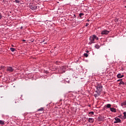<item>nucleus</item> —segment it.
Here are the masks:
<instances>
[{"label":"nucleus","instance_id":"obj_1","mask_svg":"<svg viewBox=\"0 0 126 126\" xmlns=\"http://www.w3.org/2000/svg\"><path fill=\"white\" fill-rule=\"evenodd\" d=\"M38 7V5L36 4H34L33 3H30V8L31 9H32V10H35V9H37V8Z\"/></svg>","mask_w":126,"mask_h":126},{"label":"nucleus","instance_id":"obj_2","mask_svg":"<svg viewBox=\"0 0 126 126\" xmlns=\"http://www.w3.org/2000/svg\"><path fill=\"white\" fill-rule=\"evenodd\" d=\"M96 91L95 92H98L101 94V92L102 91V89H103V86L101 85H97L96 86Z\"/></svg>","mask_w":126,"mask_h":126},{"label":"nucleus","instance_id":"obj_3","mask_svg":"<svg viewBox=\"0 0 126 126\" xmlns=\"http://www.w3.org/2000/svg\"><path fill=\"white\" fill-rule=\"evenodd\" d=\"M14 71V69L12 68L11 66H8L7 67L6 71H8V72H13Z\"/></svg>","mask_w":126,"mask_h":126},{"label":"nucleus","instance_id":"obj_4","mask_svg":"<svg viewBox=\"0 0 126 126\" xmlns=\"http://www.w3.org/2000/svg\"><path fill=\"white\" fill-rule=\"evenodd\" d=\"M110 33V31L104 30L101 32V35H108Z\"/></svg>","mask_w":126,"mask_h":126},{"label":"nucleus","instance_id":"obj_5","mask_svg":"<svg viewBox=\"0 0 126 126\" xmlns=\"http://www.w3.org/2000/svg\"><path fill=\"white\" fill-rule=\"evenodd\" d=\"M58 72L59 73H63L65 72L64 69L63 68V66H61L58 68Z\"/></svg>","mask_w":126,"mask_h":126},{"label":"nucleus","instance_id":"obj_6","mask_svg":"<svg viewBox=\"0 0 126 126\" xmlns=\"http://www.w3.org/2000/svg\"><path fill=\"white\" fill-rule=\"evenodd\" d=\"M90 42L89 44H90V45H91V44H94V43H95V42L94 41H95V39L94 38V37H93V36H91L90 37Z\"/></svg>","mask_w":126,"mask_h":126},{"label":"nucleus","instance_id":"obj_7","mask_svg":"<svg viewBox=\"0 0 126 126\" xmlns=\"http://www.w3.org/2000/svg\"><path fill=\"white\" fill-rule=\"evenodd\" d=\"M115 121L114 122V124H118L119 123H121V119L118 117H115Z\"/></svg>","mask_w":126,"mask_h":126},{"label":"nucleus","instance_id":"obj_8","mask_svg":"<svg viewBox=\"0 0 126 126\" xmlns=\"http://www.w3.org/2000/svg\"><path fill=\"white\" fill-rule=\"evenodd\" d=\"M111 112H112L113 113H116V112H117V110H116V108H114V107H111L110 109Z\"/></svg>","mask_w":126,"mask_h":126},{"label":"nucleus","instance_id":"obj_9","mask_svg":"<svg viewBox=\"0 0 126 126\" xmlns=\"http://www.w3.org/2000/svg\"><path fill=\"white\" fill-rule=\"evenodd\" d=\"M88 122L91 124H92V123H94V119L90 118L88 119Z\"/></svg>","mask_w":126,"mask_h":126},{"label":"nucleus","instance_id":"obj_10","mask_svg":"<svg viewBox=\"0 0 126 126\" xmlns=\"http://www.w3.org/2000/svg\"><path fill=\"white\" fill-rule=\"evenodd\" d=\"M124 75L121 73H119L118 75H117V77L118 78H123V77H124Z\"/></svg>","mask_w":126,"mask_h":126},{"label":"nucleus","instance_id":"obj_11","mask_svg":"<svg viewBox=\"0 0 126 126\" xmlns=\"http://www.w3.org/2000/svg\"><path fill=\"white\" fill-rule=\"evenodd\" d=\"M96 94H94V96L95 98H97V97H98V96H100V93H98V92H96Z\"/></svg>","mask_w":126,"mask_h":126},{"label":"nucleus","instance_id":"obj_12","mask_svg":"<svg viewBox=\"0 0 126 126\" xmlns=\"http://www.w3.org/2000/svg\"><path fill=\"white\" fill-rule=\"evenodd\" d=\"M121 106H122V107H124V106H126V100L121 103Z\"/></svg>","mask_w":126,"mask_h":126},{"label":"nucleus","instance_id":"obj_13","mask_svg":"<svg viewBox=\"0 0 126 126\" xmlns=\"http://www.w3.org/2000/svg\"><path fill=\"white\" fill-rule=\"evenodd\" d=\"M93 37L94 38V40H99V38L96 36V35H93Z\"/></svg>","mask_w":126,"mask_h":126},{"label":"nucleus","instance_id":"obj_14","mask_svg":"<svg viewBox=\"0 0 126 126\" xmlns=\"http://www.w3.org/2000/svg\"><path fill=\"white\" fill-rule=\"evenodd\" d=\"M105 106H106V108L111 109V106H112V105H111V104H107Z\"/></svg>","mask_w":126,"mask_h":126},{"label":"nucleus","instance_id":"obj_15","mask_svg":"<svg viewBox=\"0 0 126 126\" xmlns=\"http://www.w3.org/2000/svg\"><path fill=\"white\" fill-rule=\"evenodd\" d=\"M44 111V108L41 107L37 110L38 112H43Z\"/></svg>","mask_w":126,"mask_h":126},{"label":"nucleus","instance_id":"obj_16","mask_svg":"<svg viewBox=\"0 0 126 126\" xmlns=\"http://www.w3.org/2000/svg\"><path fill=\"white\" fill-rule=\"evenodd\" d=\"M98 120L99 122H102V121H103V120H104V118L103 117H98Z\"/></svg>","mask_w":126,"mask_h":126},{"label":"nucleus","instance_id":"obj_17","mask_svg":"<svg viewBox=\"0 0 126 126\" xmlns=\"http://www.w3.org/2000/svg\"><path fill=\"white\" fill-rule=\"evenodd\" d=\"M119 84L120 85H124V84H125V82L123 81V79L120 81Z\"/></svg>","mask_w":126,"mask_h":126},{"label":"nucleus","instance_id":"obj_18","mask_svg":"<svg viewBox=\"0 0 126 126\" xmlns=\"http://www.w3.org/2000/svg\"><path fill=\"white\" fill-rule=\"evenodd\" d=\"M123 115H124L123 119L124 120H125L126 119V112H124Z\"/></svg>","mask_w":126,"mask_h":126},{"label":"nucleus","instance_id":"obj_19","mask_svg":"<svg viewBox=\"0 0 126 126\" xmlns=\"http://www.w3.org/2000/svg\"><path fill=\"white\" fill-rule=\"evenodd\" d=\"M84 15V13H80L79 14V16H80V17L81 18H82V16H83Z\"/></svg>","mask_w":126,"mask_h":126},{"label":"nucleus","instance_id":"obj_20","mask_svg":"<svg viewBox=\"0 0 126 126\" xmlns=\"http://www.w3.org/2000/svg\"><path fill=\"white\" fill-rule=\"evenodd\" d=\"M0 125H4V121L0 120Z\"/></svg>","mask_w":126,"mask_h":126},{"label":"nucleus","instance_id":"obj_21","mask_svg":"<svg viewBox=\"0 0 126 126\" xmlns=\"http://www.w3.org/2000/svg\"><path fill=\"white\" fill-rule=\"evenodd\" d=\"M95 48L96 49H99L100 48V45H98V44H96L95 45Z\"/></svg>","mask_w":126,"mask_h":126},{"label":"nucleus","instance_id":"obj_22","mask_svg":"<svg viewBox=\"0 0 126 126\" xmlns=\"http://www.w3.org/2000/svg\"><path fill=\"white\" fill-rule=\"evenodd\" d=\"M118 118H120V119H122V120H124V117H123L122 115H119Z\"/></svg>","mask_w":126,"mask_h":126},{"label":"nucleus","instance_id":"obj_23","mask_svg":"<svg viewBox=\"0 0 126 126\" xmlns=\"http://www.w3.org/2000/svg\"><path fill=\"white\" fill-rule=\"evenodd\" d=\"M10 51H11L12 52H14V51H15V49L14 48H12V47L10 48Z\"/></svg>","mask_w":126,"mask_h":126},{"label":"nucleus","instance_id":"obj_24","mask_svg":"<svg viewBox=\"0 0 126 126\" xmlns=\"http://www.w3.org/2000/svg\"><path fill=\"white\" fill-rule=\"evenodd\" d=\"M84 57H85L86 58H88V54H87V53H84Z\"/></svg>","mask_w":126,"mask_h":126},{"label":"nucleus","instance_id":"obj_25","mask_svg":"<svg viewBox=\"0 0 126 126\" xmlns=\"http://www.w3.org/2000/svg\"><path fill=\"white\" fill-rule=\"evenodd\" d=\"M89 115H94V112L91 111L89 112Z\"/></svg>","mask_w":126,"mask_h":126},{"label":"nucleus","instance_id":"obj_26","mask_svg":"<svg viewBox=\"0 0 126 126\" xmlns=\"http://www.w3.org/2000/svg\"><path fill=\"white\" fill-rule=\"evenodd\" d=\"M3 17V16L2 15V14H1V13L0 12V19H1V18H2Z\"/></svg>","mask_w":126,"mask_h":126},{"label":"nucleus","instance_id":"obj_27","mask_svg":"<svg viewBox=\"0 0 126 126\" xmlns=\"http://www.w3.org/2000/svg\"><path fill=\"white\" fill-rule=\"evenodd\" d=\"M15 2H16V3H19L20 2V1H19V0H15Z\"/></svg>","mask_w":126,"mask_h":126},{"label":"nucleus","instance_id":"obj_28","mask_svg":"<svg viewBox=\"0 0 126 126\" xmlns=\"http://www.w3.org/2000/svg\"><path fill=\"white\" fill-rule=\"evenodd\" d=\"M89 25V23H86V27H87V26H88Z\"/></svg>","mask_w":126,"mask_h":126},{"label":"nucleus","instance_id":"obj_29","mask_svg":"<svg viewBox=\"0 0 126 126\" xmlns=\"http://www.w3.org/2000/svg\"><path fill=\"white\" fill-rule=\"evenodd\" d=\"M122 79H120L117 80L118 82L120 81V82H121V81L122 80Z\"/></svg>","mask_w":126,"mask_h":126},{"label":"nucleus","instance_id":"obj_30","mask_svg":"<svg viewBox=\"0 0 126 126\" xmlns=\"http://www.w3.org/2000/svg\"><path fill=\"white\" fill-rule=\"evenodd\" d=\"M45 72H46V73H49V71H46Z\"/></svg>","mask_w":126,"mask_h":126},{"label":"nucleus","instance_id":"obj_31","mask_svg":"<svg viewBox=\"0 0 126 126\" xmlns=\"http://www.w3.org/2000/svg\"><path fill=\"white\" fill-rule=\"evenodd\" d=\"M124 85H126V82H124Z\"/></svg>","mask_w":126,"mask_h":126},{"label":"nucleus","instance_id":"obj_32","mask_svg":"<svg viewBox=\"0 0 126 126\" xmlns=\"http://www.w3.org/2000/svg\"><path fill=\"white\" fill-rule=\"evenodd\" d=\"M86 53H89V51L87 50V51H86Z\"/></svg>","mask_w":126,"mask_h":126},{"label":"nucleus","instance_id":"obj_33","mask_svg":"<svg viewBox=\"0 0 126 126\" xmlns=\"http://www.w3.org/2000/svg\"><path fill=\"white\" fill-rule=\"evenodd\" d=\"M25 41L26 40H25V39L23 40V42H25Z\"/></svg>","mask_w":126,"mask_h":126},{"label":"nucleus","instance_id":"obj_34","mask_svg":"<svg viewBox=\"0 0 126 126\" xmlns=\"http://www.w3.org/2000/svg\"><path fill=\"white\" fill-rule=\"evenodd\" d=\"M81 22V21H79L78 22V23H80Z\"/></svg>","mask_w":126,"mask_h":126},{"label":"nucleus","instance_id":"obj_35","mask_svg":"<svg viewBox=\"0 0 126 126\" xmlns=\"http://www.w3.org/2000/svg\"><path fill=\"white\" fill-rule=\"evenodd\" d=\"M22 28H23V27H21V29H22Z\"/></svg>","mask_w":126,"mask_h":126},{"label":"nucleus","instance_id":"obj_36","mask_svg":"<svg viewBox=\"0 0 126 126\" xmlns=\"http://www.w3.org/2000/svg\"><path fill=\"white\" fill-rule=\"evenodd\" d=\"M87 21H90V20H87Z\"/></svg>","mask_w":126,"mask_h":126},{"label":"nucleus","instance_id":"obj_37","mask_svg":"<svg viewBox=\"0 0 126 126\" xmlns=\"http://www.w3.org/2000/svg\"><path fill=\"white\" fill-rule=\"evenodd\" d=\"M12 47H14V46H13V45H12Z\"/></svg>","mask_w":126,"mask_h":126},{"label":"nucleus","instance_id":"obj_38","mask_svg":"<svg viewBox=\"0 0 126 126\" xmlns=\"http://www.w3.org/2000/svg\"><path fill=\"white\" fill-rule=\"evenodd\" d=\"M74 16H75V15H74Z\"/></svg>","mask_w":126,"mask_h":126}]
</instances>
